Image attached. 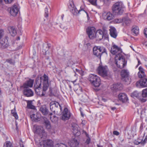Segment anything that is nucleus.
<instances>
[{
    "label": "nucleus",
    "instance_id": "37998d69",
    "mask_svg": "<svg viewBox=\"0 0 147 147\" xmlns=\"http://www.w3.org/2000/svg\"><path fill=\"white\" fill-rule=\"evenodd\" d=\"M123 19H125V20H123V22L125 23L126 25H127L131 22V21L128 18H124Z\"/></svg>",
    "mask_w": 147,
    "mask_h": 147
},
{
    "label": "nucleus",
    "instance_id": "8fccbe9b",
    "mask_svg": "<svg viewBox=\"0 0 147 147\" xmlns=\"http://www.w3.org/2000/svg\"><path fill=\"white\" fill-rule=\"evenodd\" d=\"M50 45L49 44H47V46H46V47H48V48H47V50L46 49H43V51H45V54H46L47 53V52L48 51V48H49L50 47Z\"/></svg>",
    "mask_w": 147,
    "mask_h": 147
},
{
    "label": "nucleus",
    "instance_id": "a878e982",
    "mask_svg": "<svg viewBox=\"0 0 147 147\" xmlns=\"http://www.w3.org/2000/svg\"><path fill=\"white\" fill-rule=\"evenodd\" d=\"M88 79L92 83V82H94V80L97 81V82H98V81H99L98 80L99 77H98L96 75L94 74H90L88 76Z\"/></svg>",
    "mask_w": 147,
    "mask_h": 147
},
{
    "label": "nucleus",
    "instance_id": "a211bd4d",
    "mask_svg": "<svg viewBox=\"0 0 147 147\" xmlns=\"http://www.w3.org/2000/svg\"><path fill=\"white\" fill-rule=\"evenodd\" d=\"M143 137L145 138L144 140L142 138H138L137 139L139 144H140L143 145H144L147 142V127L146 128L144 133Z\"/></svg>",
    "mask_w": 147,
    "mask_h": 147
},
{
    "label": "nucleus",
    "instance_id": "09e8293b",
    "mask_svg": "<svg viewBox=\"0 0 147 147\" xmlns=\"http://www.w3.org/2000/svg\"><path fill=\"white\" fill-rule=\"evenodd\" d=\"M100 1L104 2L105 4H107L110 2V0H100Z\"/></svg>",
    "mask_w": 147,
    "mask_h": 147
},
{
    "label": "nucleus",
    "instance_id": "bf43d9fd",
    "mask_svg": "<svg viewBox=\"0 0 147 147\" xmlns=\"http://www.w3.org/2000/svg\"><path fill=\"white\" fill-rule=\"evenodd\" d=\"M76 72L79 73H80L81 72V70H79L78 69H76Z\"/></svg>",
    "mask_w": 147,
    "mask_h": 147
},
{
    "label": "nucleus",
    "instance_id": "603ef678",
    "mask_svg": "<svg viewBox=\"0 0 147 147\" xmlns=\"http://www.w3.org/2000/svg\"><path fill=\"white\" fill-rule=\"evenodd\" d=\"M13 0H4L5 2L6 3H11Z\"/></svg>",
    "mask_w": 147,
    "mask_h": 147
},
{
    "label": "nucleus",
    "instance_id": "9d476101",
    "mask_svg": "<svg viewBox=\"0 0 147 147\" xmlns=\"http://www.w3.org/2000/svg\"><path fill=\"white\" fill-rule=\"evenodd\" d=\"M86 32L90 39H92L95 38L96 30L94 27H88L86 30Z\"/></svg>",
    "mask_w": 147,
    "mask_h": 147
},
{
    "label": "nucleus",
    "instance_id": "6e6d98bb",
    "mask_svg": "<svg viewBox=\"0 0 147 147\" xmlns=\"http://www.w3.org/2000/svg\"><path fill=\"white\" fill-rule=\"evenodd\" d=\"M134 144L136 145H138L139 144L138 141L137 140H134Z\"/></svg>",
    "mask_w": 147,
    "mask_h": 147
},
{
    "label": "nucleus",
    "instance_id": "a19ab883",
    "mask_svg": "<svg viewBox=\"0 0 147 147\" xmlns=\"http://www.w3.org/2000/svg\"><path fill=\"white\" fill-rule=\"evenodd\" d=\"M125 19H121V18H117L114 20L115 22L117 23H120L123 22V20H125Z\"/></svg>",
    "mask_w": 147,
    "mask_h": 147
},
{
    "label": "nucleus",
    "instance_id": "864d4df0",
    "mask_svg": "<svg viewBox=\"0 0 147 147\" xmlns=\"http://www.w3.org/2000/svg\"><path fill=\"white\" fill-rule=\"evenodd\" d=\"M144 33L145 36L147 38V28L144 29Z\"/></svg>",
    "mask_w": 147,
    "mask_h": 147
},
{
    "label": "nucleus",
    "instance_id": "bb28decb",
    "mask_svg": "<svg viewBox=\"0 0 147 147\" xmlns=\"http://www.w3.org/2000/svg\"><path fill=\"white\" fill-rule=\"evenodd\" d=\"M43 147H53V141L48 140L43 141Z\"/></svg>",
    "mask_w": 147,
    "mask_h": 147
},
{
    "label": "nucleus",
    "instance_id": "c03bdc74",
    "mask_svg": "<svg viewBox=\"0 0 147 147\" xmlns=\"http://www.w3.org/2000/svg\"><path fill=\"white\" fill-rule=\"evenodd\" d=\"M95 37L96 38V39L97 40L99 41L101 40L102 38L104 37L103 36H102V38H100V35H99L98 34H95Z\"/></svg>",
    "mask_w": 147,
    "mask_h": 147
},
{
    "label": "nucleus",
    "instance_id": "393cba45",
    "mask_svg": "<svg viewBox=\"0 0 147 147\" xmlns=\"http://www.w3.org/2000/svg\"><path fill=\"white\" fill-rule=\"evenodd\" d=\"M69 145L71 147H78L79 142L76 139H72L69 142Z\"/></svg>",
    "mask_w": 147,
    "mask_h": 147
},
{
    "label": "nucleus",
    "instance_id": "5701e85b",
    "mask_svg": "<svg viewBox=\"0 0 147 147\" xmlns=\"http://www.w3.org/2000/svg\"><path fill=\"white\" fill-rule=\"evenodd\" d=\"M71 127L74 134H79L80 132L79 131L78 126L76 123H72L71 124Z\"/></svg>",
    "mask_w": 147,
    "mask_h": 147
},
{
    "label": "nucleus",
    "instance_id": "7c9ffc66",
    "mask_svg": "<svg viewBox=\"0 0 147 147\" xmlns=\"http://www.w3.org/2000/svg\"><path fill=\"white\" fill-rule=\"evenodd\" d=\"M139 83L142 87H147V79L145 78L140 80Z\"/></svg>",
    "mask_w": 147,
    "mask_h": 147
},
{
    "label": "nucleus",
    "instance_id": "ea45409f",
    "mask_svg": "<svg viewBox=\"0 0 147 147\" xmlns=\"http://www.w3.org/2000/svg\"><path fill=\"white\" fill-rule=\"evenodd\" d=\"M131 96L133 98H138L139 94L137 92L134 91L131 94Z\"/></svg>",
    "mask_w": 147,
    "mask_h": 147
},
{
    "label": "nucleus",
    "instance_id": "c756f323",
    "mask_svg": "<svg viewBox=\"0 0 147 147\" xmlns=\"http://www.w3.org/2000/svg\"><path fill=\"white\" fill-rule=\"evenodd\" d=\"M30 118L33 121H38L40 120V117L39 115L33 114L30 115Z\"/></svg>",
    "mask_w": 147,
    "mask_h": 147
},
{
    "label": "nucleus",
    "instance_id": "e433bc0d",
    "mask_svg": "<svg viewBox=\"0 0 147 147\" xmlns=\"http://www.w3.org/2000/svg\"><path fill=\"white\" fill-rule=\"evenodd\" d=\"M65 61V63L67 66H69L71 65H73L74 64L72 60L71 59L69 60L68 59H66Z\"/></svg>",
    "mask_w": 147,
    "mask_h": 147
},
{
    "label": "nucleus",
    "instance_id": "49530a36",
    "mask_svg": "<svg viewBox=\"0 0 147 147\" xmlns=\"http://www.w3.org/2000/svg\"><path fill=\"white\" fill-rule=\"evenodd\" d=\"M139 100L142 103L145 102L147 100L146 98H143L142 97L139 98Z\"/></svg>",
    "mask_w": 147,
    "mask_h": 147
},
{
    "label": "nucleus",
    "instance_id": "052dcab7",
    "mask_svg": "<svg viewBox=\"0 0 147 147\" xmlns=\"http://www.w3.org/2000/svg\"><path fill=\"white\" fill-rule=\"evenodd\" d=\"M116 109V107H112L111 108V109L113 111H114Z\"/></svg>",
    "mask_w": 147,
    "mask_h": 147
},
{
    "label": "nucleus",
    "instance_id": "72a5a7b5",
    "mask_svg": "<svg viewBox=\"0 0 147 147\" xmlns=\"http://www.w3.org/2000/svg\"><path fill=\"white\" fill-rule=\"evenodd\" d=\"M44 120V123L46 128L48 129H50L51 128V124L50 121L47 119Z\"/></svg>",
    "mask_w": 147,
    "mask_h": 147
},
{
    "label": "nucleus",
    "instance_id": "338daca9",
    "mask_svg": "<svg viewBox=\"0 0 147 147\" xmlns=\"http://www.w3.org/2000/svg\"><path fill=\"white\" fill-rule=\"evenodd\" d=\"M17 40H20V37L18 36V37Z\"/></svg>",
    "mask_w": 147,
    "mask_h": 147
},
{
    "label": "nucleus",
    "instance_id": "0e129e2a",
    "mask_svg": "<svg viewBox=\"0 0 147 147\" xmlns=\"http://www.w3.org/2000/svg\"><path fill=\"white\" fill-rule=\"evenodd\" d=\"M64 17V15H62L61 16V18H62V20H63V18Z\"/></svg>",
    "mask_w": 147,
    "mask_h": 147
},
{
    "label": "nucleus",
    "instance_id": "f257e3e1",
    "mask_svg": "<svg viewBox=\"0 0 147 147\" xmlns=\"http://www.w3.org/2000/svg\"><path fill=\"white\" fill-rule=\"evenodd\" d=\"M49 86L48 77L46 74L40 78L37 77L34 85L36 93L40 96H44Z\"/></svg>",
    "mask_w": 147,
    "mask_h": 147
},
{
    "label": "nucleus",
    "instance_id": "4c0bfd02",
    "mask_svg": "<svg viewBox=\"0 0 147 147\" xmlns=\"http://www.w3.org/2000/svg\"><path fill=\"white\" fill-rule=\"evenodd\" d=\"M11 113L16 119H18V116L16 112V111L15 108L11 110Z\"/></svg>",
    "mask_w": 147,
    "mask_h": 147
},
{
    "label": "nucleus",
    "instance_id": "20e7f679",
    "mask_svg": "<svg viewBox=\"0 0 147 147\" xmlns=\"http://www.w3.org/2000/svg\"><path fill=\"white\" fill-rule=\"evenodd\" d=\"M93 50L94 54L99 58L100 57L101 55L103 53H105L107 55L106 49L103 47H94Z\"/></svg>",
    "mask_w": 147,
    "mask_h": 147
},
{
    "label": "nucleus",
    "instance_id": "4d7b16f0",
    "mask_svg": "<svg viewBox=\"0 0 147 147\" xmlns=\"http://www.w3.org/2000/svg\"><path fill=\"white\" fill-rule=\"evenodd\" d=\"M137 59L138 61V65H137L136 66V67H138V65H140V64H141V63L140 62V60L139 59H138V58H137Z\"/></svg>",
    "mask_w": 147,
    "mask_h": 147
},
{
    "label": "nucleus",
    "instance_id": "cd10ccee",
    "mask_svg": "<svg viewBox=\"0 0 147 147\" xmlns=\"http://www.w3.org/2000/svg\"><path fill=\"white\" fill-rule=\"evenodd\" d=\"M8 29L9 33L12 36H14L17 33L16 28L13 26H10L8 27Z\"/></svg>",
    "mask_w": 147,
    "mask_h": 147
},
{
    "label": "nucleus",
    "instance_id": "4be33fe9",
    "mask_svg": "<svg viewBox=\"0 0 147 147\" xmlns=\"http://www.w3.org/2000/svg\"><path fill=\"white\" fill-rule=\"evenodd\" d=\"M109 31L111 36L114 38H116L117 35V33L115 28L111 26L109 29Z\"/></svg>",
    "mask_w": 147,
    "mask_h": 147
},
{
    "label": "nucleus",
    "instance_id": "2eb2a0df",
    "mask_svg": "<svg viewBox=\"0 0 147 147\" xmlns=\"http://www.w3.org/2000/svg\"><path fill=\"white\" fill-rule=\"evenodd\" d=\"M10 13L13 16H16L18 13L19 9L16 5H14L9 9Z\"/></svg>",
    "mask_w": 147,
    "mask_h": 147
},
{
    "label": "nucleus",
    "instance_id": "2f4dec72",
    "mask_svg": "<svg viewBox=\"0 0 147 147\" xmlns=\"http://www.w3.org/2000/svg\"><path fill=\"white\" fill-rule=\"evenodd\" d=\"M27 107L29 109H35V107L32 105V102L31 100L27 101Z\"/></svg>",
    "mask_w": 147,
    "mask_h": 147
},
{
    "label": "nucleus",
    "instance_id": "7ed1b4c3",
    "mask_svg": "<svg viewBox=\"0 0 147 147\" xmlns=\"http://www.w3.org/2000/svg\"><path fill=\"white\" fill-rule=\"evenodd\" d=\"M117 56V59L115 60V64L118 68L122 69L126 66L127 65V61L125 59V56L122 55Z\"/></svg>",
    "mask_w": 147,
    "mask_h": 147
},
{
    "label": "nucleus",
    "instance_id": "5fc2aeb1",
    "mask_svg": "<svg viewBox=\"0 0 147 147\" xmlns=\"http://www.w3.org/2000/svg\"><path fill=\"white\" fill-rule=\"evenodd\" d=\"M113 134L117 136L119 135V133L116 131H113Z\"/></svg>",
    "mask_w": 147,
    "mask_h": 147
},
{
    "label": "nucleus",
    "instance_id": "6ab92c4d",
    "mask_svg": "<svg viewBox=\"0 0 147 147\" xmlns=\"http://www.w3.org/2000/svg\"><path fill=\"white\" fill-rule=\"evenodd\" d=\"M34 80H33L30 79L28 80H27L24 83L22 86L23 88H31L32 87Z\"/></svg>",
    "mask_w": 147,
    "mask_h": 147
},
{
    "label": "nucleus",
    "instance_id": "79ce46f5",
    "mask_svg": "<svg viewBox=\"0 0 147 147\" xmlns=\"http://www.w3.org/2000/svg\"><path fill=\"white\" fill-rule=\"evenodd\" d=\"M56 147H67L66 145L62 143H58L56 144Z\"/></svg>",
    "mask_w": 147,
    "mask_h": 147
},
{
    "label": "nucleus",
    "instance_id": "aec40b11",
    "mask_svg": "<svg viewBox=\"0 0 147 147\" xmlns=\"http://www.w3.org/2000/svg\"><path fill=\"white\" fill-rule=\"evenodd\" d=\"M111 88L113 90H121L123 88L122 85L120 83L113 84L111 86Z\"/></svg>",
    "mask_w": 147,
    "mask_h": 147
},
{
    "label": "nucleus",
    "instance_id": "6e6552de",
    "mask_svg": "<svg viewBox=\"0 0 147 147\" xmlns=\"http://www.w3.org/2000/svg\"><path fill=\"white\" fill-rule=\"evenodd\" d=\"M97 71L100 75L103 77L106 76L108 71L107 66L106 65H100L98 67Z\"/></svg>",
    "mask_w": 147,
    "mask_h": 147
},
{
    "label": "nucleus",
    "instance_id": "f3484780",
    "mask_svg": "<svg viewBox=\"0 0 147 147\" xmlns=\"http://www.w3.org/2000/svg\"><path fill=\"white\" fill-rule=\"evenodd\" d=\"M23 93L26 96L29 97L32 96L34 95L33 92L29 88H23Z\"/></svg>",
    "mask_w": 147,
    "mask_h": 147
},
{
    "label": "nucleus",
    "instance_id": "c9c22d12",
    "mask_svg": "<svg viewBox=\"0 0 147 147\" xmlns=\"http://www.w3.org/2000/svg\"><path fill=\"white\" fill-rule=\"evenodd\" d=\"M49 7H47V6H46L45 8L44 16L47 18L49 16Z\"/></svg>",
    "mask_w": 147,
    "mask_h": 147
},
{
    "label": "nucleus",
    "instance_id": "58836bf2",
    "mask_svg": "<svg viewBox=\"0 0 147 147\" xmlns=\"http://www.w3.org/2000/svg\"><path fill=\"white\" fill-rule=\"evenodd\" d=\"M142 96L143 98H146L147 96V88L144 89L142 91Z\"/></svg>",
    "mask_w": 147,
    "mask_h": 147
},
{
    "label": "nucleus",
    "instance_id": "e2e57ef3",
    "mask_svg": "<svg viewBox=\"0 0 147 147\" xmlns=\"http://www.w3.org/2000/svg\"><path fill=\"white\" fill-rule=\"evenodd\" d=\"M97 146L98 147H102V146L99 145L98 144L97 145Z\"/></svg>",
    "mask_w": 147,
    "mask_h": 147
},
{
    "label": "nucleus",
    "instance_id": "9b49d317",
    "mask_svg": "<svg viewBox=\"0 0 147 147\" xmlns=\"http://www.w3.org/2000/svg\"><path fill=\"white\" fill-rule=\"evenodd\" d=\"M71 117V113L68 111L67 108H65L64 110L63 114L61 119L63 121L68 120Z\"/></svg>",
    "mask_w": 147,
    "mask_h": 147
},
{
    "label": "nucleus",
    "instance_id": "680f3d73",
    "mask_svg": "<svg viewBox=\"0 0 147 147\" xmlns=\"http://www.w3.org/2000/svg\"><path fill=\"white\" fill-rule=\"evenodd\" d=\"M80 112H81V114L82 117H83L84 116V115L83 114L82 112L81 111H80Z\"/></svg>",
    "mask_w": 147,
    "mask_h": 147
},
{
    "label": "nucleus",
    "instance_id": "1a4fd4ad",
    "mask_svg": "<svg viewBox=\"0 0 147 147\" xmlns=\"http://www.w3.org/2000/svg\"><path fill=\"white\" fill-rule=\"evenodd\" d=\"M111 53L113 55H115V59H117V56L118 55L120 56L122 55L121 50L120 48L118 47L117 45H113L111 48L110 51Z\"/></svg>",
    "mask_w": 147,
    "mask_h": 147
},
{
    "label": "nucleus",
    "instance_id": "f03ea898",
    "mask_svg": "<svg viewBox=\"0 0 147 147\" xmlns=\"http://www.w3.org/2000/svg\"><path fill=\"white\" fill-rule=\"evenodd\" d=\"M124 8L123 3L121 2H118L113 5L112 9L113 13L116 15H120L123 13Z\"/></svg>",
    "mask_w": 147,
    "mask_h": 147
},
{
    "label": "nucleus",
    "instance_id": "dca6fc26",
    "mask_svg": "<svg viewBox=\"0 0 147 147\" xmlns=\"http://www.w3.org/2000/svg\"><path fill=\"white\" fill-rule=\"evenodd\" d=\"M35 133L38 134L41 137L45 136L46 134L43 127L40 126L37 127Z\"/></svg>",
    "mask_w": 147,
    "mask_h": 147
},
{
    "label": "nucleus",
    "instance_id": "f704fd0d",
    "mask_svg": "<svg viewBox=\"0 0 147 147\" xmlns=\"http://www.w3.org/2000/svg\"><path fill=\"white\" fill-rule=\"evenodd\" d=\"M132 32L134 36H137L139 33V28L138 27H136L133 28L132 30Z\"/></svg>",
    "mask_w": 147,
    "mask_h": 147
},
{
    "label": "nucleus",
    "instance_id": "69168bd1",
    "mask_svg": "<svg viewBox=\"0 0 147 147\" xmlns=\"http://www.w3.org/2000/svg\"><path fill=\"white\" fill-rule=\"evenodd\" d=\"M142 129V127L141 126L140 127V130H141Z\"/></svg>",
    "mask_w": 147,
    "mask_h": 147
},
{
    "label": "nucleus",
    "instance_id": "b1692460",
    "mask_svg": "<svg viewBox=\"0 0 147 147\" xmlns=\"http://www.w3.org/2000/svg\"><path fill=\"white\" fill-rule=\"evenodd\" d=\"M139 71L138 73V75L140 78H143L146 76L144 72V70L141 66H140L138 68Z\"/></svg>",
    "mask_w": 147,
    "mask_h": 147
},
{
    "label": "nucleus",
    "instance_id": "0eeeda50",
    "mask_svg": "<svg viewBox=\"0 0 147 147\" xmlns=\"http://www.w3.org/2000/svg\"><path fill=\"white\" fill-rule=\"evenodd\" d=\"M68 7L70 9V11L75 16H77L80 14V12L81 11L86 12L84 10H79L78 11L77 8L75 6L73 2H70L68 5Z\"/></svg>",
    "mask_w": 147,
    "mask_h": 147
},
{
    "label": "nucleus",
    "instance_id": "774afa93",
    "mask_svg": "<svg viewBox=\"0 0 147 147\" xmlns=\"http://www.w3.org/2000/svg\"><path fill=\"white\" fill-rule=\"evenodd\" d=\"M111 146H112L111 145H110L108 147H111Z\"/></svg>",
    "mask_w": 147,
    "mask_h": 147
},
{
    "label": "nucleus",
    "instance_id": "a18cd8bd",
    "mask_svg": "<svg viewBox=\"0 0 147 147\" xmlns=\"http://www.w3.org/2000/svg\"><path fill=\"white\" fill-rule=\"evenodd\" d=\"M89 2L92 5H96L97 0H88Z\"/></svg>",
    "mask_w": 147,
    "mask_h": 147
},
{
    "label": "nucleus",
    "instance_id": "423d86ee",
    "mask_svg": "<svg viewBox=\"0 0 147 147\" xmlns=\"http://www.w3.org/2000/svg\"><path fill=\"white\" fill-rule=\"evenodd\" d=\"M50 109L55 113L57 112L58 110H59L61 112L62 111L61 107L57 102L52 101L50 103Z\"/></svg>",
    "mask_w": 147,
    "mask_h": 147
},
{
    "label": "nucleus",
    "instance_id": "473e14b6",
    "mask_svg": "<svg viewBox=\"0 0 147 147\" xmlns=\"http://www.w3.org/2000/svg\"><path fill=\"white\" fill-rule=\"evenodd\" d=\"M96 80H94V82H92V85H94L95 87H99L100 84V78L99 77L98 80L99 81H98V82H97V81Z\"/></svg>",
    "mask_w": 147,
    "mask_h": 147
},
{
    "label": "nucleus",
    "instance_id": "c85d7f7f",
    "mask_svg": "<svg viewBox=\"0 0 147 147\" xmlns=\"http://www.w3.org/2000/svg\"><path fill=\"white\" fill-rule=\"evenodd\" d=\"M40 110L43 115H47L49 111L46 106L45 105L41 106L40 109Z\"/></svg>",
    "mask_w": 147,
    "mask_h": 147
},
{
    "label": "nucleus",
    "instance_id": "412c9836",
    "mask_svg": "<svg viewBox=\"0 0 147 147\" xmlns=\"http://www.w3.org/2000/svg\"><path fill=\"white\" fill-rule=\"evenodd\" d=\"M118 97L119 100L123 102H126L128 100L127 95L125 93H120Z\"/></svg>",
    "mask_w": 147,
    "mask_h": 147
},
{
    "label": "nucleus",
    "instance_id": "39448f33",
    "mask_svg": "<svg viewBox=\"0 0 147 147\" xmlns=\"http://www.w3.org/2000/svg\"><path fill=\"white\" fill-rule=\"evenodd\" d=\"M121 75L122 79L126 82V84H128L130 83L131 80L129 77V72L127 70H122L121 72Z\"/></svg>",
    "mask_w": 147,
    "mask_h": 147
},
{
    "label": "nucleus",
    "instance_id": "de8ad7c7",
    "mask_svg": "<svg viewBox=\"0 0 147 147\" xmlns=\"http://www.w3.org/2000/svg\"><path fill=\"white\" fill-rule=\"evenodd\" d=\"M4 34V31L2 29H0V39H1Z\"/></svg>",
    "mask_w": 147,
    "mask_h": 147
},
{
    "label": "nucleus",
    "instance_id": "4468645a",
    "mask_svg": "<svg viewBox=\"0 0 147 147\" xmlns=\"http://www.w3.org/2000/svg\"><path fill=\"white\" fill-rule=\"evenodd\" d=\"M102 17L105 20H110L114 18V16L110 12H105L102 13Z\"/></svg>",
    "mask_w": 147,
    "mask_h": 147
},
{
    "label": "nucleus",
    "instance_id": "ddd939ff",
    "mask_svg": "<svg viewBox=\"0 0 147 147\" xmlns=\"http://www.w3.org/2000/svg\"><path fill=\"white\" fill-rule=\"evenodd\" d=\"M9 46V42L6 37L0 41V48L5 49L8 48Z\"/></svg>",
    "mask_w": 147,
    "mask_h": 147
},
{
    "label": "nucleus",
    "instance_id": "3c124183",
    "mask_svg": "<svg viewBox=\"0 0 147 147\" xmlns=\"http://www.w3.org/2000/svg\"><path fill=\"white\" fill-rule=\"evenodd\" d=\"M6 61L11 64H12L13 63L12 60L11 59H8L6 60Z\"/></svg>",
    "mask_w": 147,
    "mask_h": 147
},
{
    "label": "nucleus",
    "instance_id": "f8f14e48",
    "mask_svg": "<svg viewBox=\"0 0 147 147\" xmlns=\"http://www.w3.org/2000/svg\"><path fill=\"white\" fill-rule=\"evenodd\" d=\"M96 34H98L100 35V38H102V36H103L105 39H107L108 38V34L107 31L105 29H103L102 30H97Z\"/></svg>",
    "mask_w": 147,
    "mask_h": 147
},
{
    "label": "nucleus",
    "instance_id": "13d9d810",
    "mask_svg": "<svg viewBox=\"0 0 147 147\" xmlns=\"http://www.w3.org/2000/svg\"><path fill=\"white\" fill-rule=\"evenodd\" d=\"M90 142V139H87L86 141V143L87 144H89Z\"/></svg>",
    "mask_w": 147,
    "mask_h": 147
}]
</instances>
